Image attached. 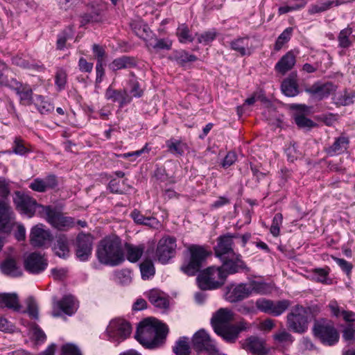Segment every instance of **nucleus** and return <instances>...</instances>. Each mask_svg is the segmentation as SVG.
Returning a JSON list of instances; mask_svg holds the SVG:
<instances>
[{"instance_id":"obj_1","label":"nucleus","mask_w":355,"mask_h":355,"mask_svg":"<svg viewBox=\"0 0 355 355\" xmlns=\"http://www.w3.org/2000/svg\"><path fill=\"white\" fill-rule=\"evenodd\" d=\"M214 252L216 257L223 262V266L208 268L199 275L197 279L202 290L218 288L224 284L228 274L248 270L241 256L234 251L231 245H216Z\"/></svg>"},{"instance_id":"obj_2","label":"nucleus","mask_w":355,"mask_h":355,"mask_svg":"<svg viewBox=\"0 0 355 355\" xmlns=\"http://www.w3.org/2000/svg\"><path fill=\"white\" fill-rule=\"evenodd\" d=\"M234 320V312L227 308H220L216 311L211 319L214 331L225 340L234 343L242 331L246 330L249 325L244 320L232 324Z\"/></svg>"},{"instance_id":"obj_3","label":"nucleus","mask_w":355,"mask_h":355,"mask_svg":"<svg viewBox=\"0 0 355 355\" xmlns=\"http://www.w3.org/2000/svg\"><path fill=\"white\" fill-rule=\"evenodd\" d=\"M168 327L155 318H147L141 321L137 327L135 338L148 348L158 346L165 338Z\"/></svg>"},{"instance_id":"obj_4","label":"nucleus","mask_w":355,"mask_h":355,"mask_svg":"<svg viewBox=\"0 0 355 355\" xmlns=\"http://www.w3.org/2000/svg\"><path fill=\"white\" fill-rule=\"evenodd\" d=\"M211 256V251L204 245H188L183 252L181 270L189 276L197 274Z\"/></svg>"},{"instance_id":"obj_5","label":"nucleus","mask_w":355,"mask_h":355,"mask_svg":"<svg viewBox=\"0 0 355 355\" xmlns=\"http://www.w3.org/2000/svg\"><path fill=\"white\" fill-rule=\"evenodd\" d=\"M15 220V214L10 199H0V244L10 241Z\"/></svg>"},{"instance_id":"obj_6","label":"nucleus","mask_w":355,"mask_h":355,"mask_svg":"<svg viewBox=\"0 0 355 355\" xmlns=\"http://www.w3.org/2000/svg\"><path fill=\"white\" fill-rule=\"evenodd\" d=\"M313 334L322 344L332 346L339 340L340 335L331 320H316L313 328Z\"/></svg>"},{"instance_id":"obj_7","label":"nucleus","mask_w":355,"mask_h":355,"mask_svg":"<svg viewBox=\"0 0 355 355\" xmlns=\"http://www.w3.org/2000/svg\"><path fill=\"white\" fill-rule=\"evenodd\" d=\"M5 260L0 264L1 272L11 277L22 275V270L17 262L22 254V249L19 245H10L4 250Z\"/></svg>"},{"instance_id":"obj_8","label":"nucleus","mask_w":355,"mask_h":355,"mask_svg":"<svg viewBox=\"0 0 355 355\" xmlns=\"http://www.w3.org/2000/svg\"><path fill=\"white\" fill-rule=\"evenodd\" d=\"M22 254L23 266L28 273L39 275L47 268L49 260L44 252L35 251Z\"/></svg>"},{"instance_id":"obj_9","label":"nucleus","mask_w":355,"mask_h":355,"mask_svg":"<svg viewBox=\"0 0 355 355\" xmlns=\"http://www.w3.org/2000/svg\"><path fill=\"white\" fill-rule=\"evenodd\" d=\"M122 245H98L96 256L100 263L115 266L124 261Z\"/></svg>"},{"instance_id":"obj_10","label":"nucleus","mask_w":355,"mask_h":355,"mask_svg":"<svg viewBox=\"0 0 355 355\" xmlns=\"http://www.w3.org/2000/svg\"><path fill=\"white\" fill-rule=\"evenodd\" d=\"M15 195L14 204L16 209L21 214L31 218L37 211L41 217L44 216L42 208H45L46 206L38 204L34 198L20 191H15Z\"/></svg>"},{"instance_id":"obj_11","label":"nucleus","mask_w":355,"mask_h":355,"mask_svg":"<svg viewBox=\"0 0 355 355\" xmlns=\"http://www.w3.org/2000/svg\"><path fill=\"white\" fill-rule=\"evenodd\" d=\"M309 311L302 306H296L287 315V324L288 328L296 333H304L308 329Z\"/></svg>"},{"instance_id":"obj_12","label":"nucleus","mask_w":355,"mask_h":355,"mask_svg":"<svg viewBox=\"0 0 355 355\" xmlns=\"http://www.w3.org/2000/svg\"><path fill=\"white\" fill-rule=\"evenodd\" d=\"M132 331L130 324L124 319L116 318L110 321L106 333L112 342L119 343L130 336Z\"/></svg>"},{"instance_id":"obj_13","label":"nucleus","mask_w":355,"mask_h":355,"mask_svg":"<svg viewBox=\"0 0 355 355\" xmlns=\"http://www.w3.org/2000/svg\"><path fill=\"white\" fill-rule=\"evenodd\" d=\"M43 209L44 218L51 226L59 230H64L74 225V219L71 217L64 216L55 208L46 206Z\"/></svg>"},{"instance_id":"obj_14","label":"nucleus","mask_w":355,"mask_h":355,"mask_svg":"<svg viewBox=\"0 0 355 355\" xmlns=\"http://www.w3.org/2000/svg\"><path fill=\"white\" fill-rule=\"evenodd\" d=\"M338 86L331 82L322 83L317 81L312 85L306 87L304 91L313 98L317 101H322L334 93Z\"/></svg>"},{"instance_id":"obj_15","label":"nucleus","mask_w":355,"mask_h":355,"mask_svg":"<svg viewBox=\"0 0 355 355\" xmlns=\"http://www.w3.org/2000/svg\"><path fill=\"white\" fill-rule=\"evenodd\" d=\"M288 300L273 302L266 299H259L256 302L257 308L264 313L278 316L283 313L289 306Z\"/></svg>"},{"instance_id":"obj_16","label":"nucleus","mask_w":355,"mask_h":355,"mask_svg":"<svg viewBox=\"0 0 355 355\" xmlns=\"http://www.w3.org/2000/svg\"><path fill=\"white\" fill-rule=\"evenodd\" d=\"M255 289L252 285L240 284L227 287L225 299L230 302H236L248 297Z\"/></svg>"},{"instance_id":"obj_17","label":"nucleus","mask_w":355,"mask_h":355,"mask_svg":"<svg viewBox=\"0 0 355 355\" xmlns=\"http://www.w3.org/2000/svg\"><path fill=\"white\" fill-rule=\"evenodd\" d=\"M193 346L198 352L205 351L209 353L217 352V347L214 340L203 329L197 331L193 336Z\"/></svg>"},{"instance_id":"obj_18","label":"nucleus","mask_w":355,"mask_h":355,"mask_svg":"<svg viewBox=\"0 0 355 355\" xmlns=\"http://www.w3.org/2000/svg\"><path fill=\"white\" fill-rule=\"evenodd\" d=\"M31 244H44L52 242L53 236L49 229L45 228L42 223H38L32 227L29 234Z\"/></svg>"},{"instance_id":"obj_19","label":"nucleus","mask_w":355,"mask_h":355,"mask_svg":"<svg viewBox=\"0 0 355 355\" xmlns=\"http://www.w3.org/2000/svg\"><path fill=\"white\" fill-rule=\"evenodd\" d=\"M10 89L14 90L19 96L20 103L23 105H30L33 103V89L28 84H22L17 80L11 81Z\"/></svg>"},{"instance_id":"obj_20","label":"nucleus","mask_w":355,"mask_h":355,"mask_svg":"<svg viewBox=\"0 0 355 355\" xmlns=\"http://www.w3.org/2000/svg\"><path fill=\"white\" fill-rule=\"evenodd\" d=\"M78 306V302L72 295H66L54 305V310L51 314L53 317L60 316V313L55 310L58 308L64 313L71 315L76 311Z\"/></svg>"},{"instance_id":"obj_21","label":"nucleus","mask_w":355,"mask_h":355,"mask_svg":"<svg viewBox=\"0 0 355 355\" xmlns=\"http://www.w3.org/2000/svg\"><path fill=\"white\" fill-rule=\"evenodd\" d=\"M147 250L150 251L152 258L157 259L162 264L167 263L175 253L173 245H157L156 250L152 248Z\"/></svg>"},{"instance_id":"obj_22","label":"nucleus","mask_w":355,"mask_h":355,"mask_svg":"<svg viewBox=\"0 0 355 355\" xmlns=\"http://www.w3.org/2000/svg\"><path fill=\"white\" fill-rule=\"evenodd\" d=\"M243 348L256 355H266L268 350L265 347L264 341L257 337H250L243 343Z\"/></svg>"},{"instance_id":"obj_23","label":"nucleus","mask_w":355,"mask_h":355,"mask_svg":"<svg viewBox=\"0 0 355 355\" xmlns=\"http://www.w3.org/2000/svg\"><path fill=\"white\" fill-rule=\"evenodd\" d=\"M105 96L107 100L119 103L120 107L130 102L125 89L117 90L109 87L105 91Z\"/></svg>"},{"instance_id":"obj_24","label":"nucleus","mask_w":355,"mask_h":355,"mask_svg":"<svg viewBox=\"0 0 355 355\" xmlns=\"http://www.w3.org/2000/svg\"><path fill=\"white\" fill-rule=\"evenodd\" d=\"M152 259L150 251L146 250L144 254V259L139 264L141 278L144 280L151 279L155 274V268Z\"/></svg>"},{"instance_id":"obj_25","label":"nucleus","mask_w":355,"mask_h":355,"mask_svg":"<svg viewBox=\"0 0 355 355\" xmlns=\"http://www.w3.org/2000/svg\"><path fill=\"white\" fill-rule=\"evenodd\" d=\"M295 62V55L292 51H288L276 63L275 69L277 72L284 75L286 72L293 69Z\"/></svg>"},{"instance_id":"obj_26","label":"nucleus","mask_w":355,"mask_h":355,"mask_svg":"<svg viewBox=\"0 0 355 355\" xmlns=\"http://www.w3.org/2000/svg\"><path fill=\"white\" fill-rule=\"evenodd\" d=\"M349 139L344 136H340L335 139L333 144L325 148V152L329 156L340 155L345 152L349 146Z\"/></svg>"},{"instance_id":"obj_27","label":"nucleus","mask_w":355,"mask_h":355,"mask_svg":"<svg viewBox=\"0 0 355 355\" xmlns=\"http://www.w3.org/2000/svg\"><path fill=\"white\" fill-rule=\"evenodd\" d=\"M283 93L289 97L295 96L298 94V85L297 82V73H291L287 78H286L281 85Z\"/></svg>"},{"instance_id":"obj_28","label":"nucleus","mask_w":355,"mask_h":355,"mask_svg":"<svg viewBox=\"0 0 355 355\" xmlns=\"http://www.w3.org/2000/svg\"><path fill=\"white\" fill-rule=\"evenodd\" d=\"M137 66V61L133 57L123 55L114 59L110 64V68L113 71L122 69H130Z\"/></svg>"},{"instance_id":"obj_29","label":"nucleus","mask_w":355,"mask_h":355,"mask_svg":"<svg viewBox=\"0 0 355 355\" xmlns=\"http://www.w3.org/2000/svg\"><path fill=\"white\" fill-rule=\"evenodd\" d=\"M8 308L14 311H19L21 306L17 295L15 293L0 294V308Z\"/></svg>"},{"instance_id":"obj_30","label":"nucleus","mask_w":355,"mask_h":355,"mask_svg":"<svg viewBox=\"0 0 355 355\" xmlns=\"http://www.w3.org/2000/svg\"><path fill=\"white\" fill-rule=\"evenodd\" d=\"M148 300L155 306L158 308L165 309L168 306V300L165 294L156 289L150 291Z\"/></svg>"},{"instance_id":"obj_31","label":"nucleus","mask_w":355,"mask_h":355,"mask_svg":"<svg viewBox=\"0 0 355 355\" xmlns=\"http://www.w3.org/2000/svg\"><path fill=\"white\" fill-rule=\"evenodd\" d=\"M354 40L355 37L352 35V28L348 26L341 30L338 35V46L348 49L353 44Z\"/></svg>"},{"instance_id":"obj_32","label":"nucleus","mask_w":355,"mask_h":355,"mask_svg":"<svg viewBox=\"0 0 355 355\" xmlns=\"http://www.w3.org/2000/svg\"><path fill=\"white\" fill-rule=\"evenodd\" d=\"M230 47L232 50L238 52L242 56L250 54L249 37H239L232 40L230 42Z\"/></svg>"},{"instance_id":"obj_33","label":"nucleus","mask_w":355,"mask_h":355,"mask_svg":"<svg viewBox=\"0 0 355 355\" xmlns=\"http://www.w3.org/2000/svg\"><path fill=\"white\" fill-rule=\"evenodd\" d=\"M127 259L131 263H136L144 255V249L141 245H124Z\"/></svg>"},{"instance_id":"obj_34","label":"nucleus","mask_w":355,"mask_h":355,"mask_svg":"<svg viewBox=\"0 0 355 355\" xmlns=\"http://www.w3.org/2000/svg\"><path fill=\"white\" fill-rule=\"evenodd\" d=\"M146 46L157 51L169 50L172 46V42L168 39H159L157 37H152L146 40Z\"/></svg>"},{"instance_id":"obj_35","label":"nucleus","mask_w":355,"mask_h":355,"mask_svg":"<svg viewBox=\"0 0 355 355\" xmlns=\"http://www.w3.org/2000/svg\"><path fill=\"white\" fill-rule=\"evenodd\" d=\"M166 146L169 153L178 155H182L188 148L186 143L181 140L171 139L166 141Z\"/></svg>"},{"instance_id":"obj_36","label":"nucleus","mask_w":355,"mask_h":355,"mask_svg":"<svg viewBox=\"0 0 355 355\" xmlns=\"http://www.w3.org/2000/svg\"><path fill=\"white\" fill-rule=\"evenodd\" d=\"M333 99L337 105H349L353 103L355 99V92L349 93L347 91L345 90L336 94Z\"/></svg>"},{"instance_id":"obj_37","label":"nucleus","mask_w":355,"mask_h":355,"mask_svg":"<svg viewBox=\"0 0 355 355\" xmlns=\"http://www.w3.org/2000/svg\"><path fill=\"white\" fill-rule=\"evenodd\" d=\"M170 58L182 66L187 62H194L197 60V57L196 55L189 54L184 50L175 51Z\"/></svg>"},{"instance_id":"obj_38","label":"nucleus","mask_w":355,"mask_h":355,"mask_svg":"<svg viewBox=\"0 0 355 355\" xmlns=\"http://www.w3.org/2000/svg\"><path fill=\"white\" fill-rule=\"evenodd\" d=\"M173 350L176 355H189L191 350L189 338L187 337L180 338L175 343Z\"/></svg>"},{"instance_id":"obj_39","label":"nucleus","mask_w":355,"mask_h":355,"mask_svg":"<svg viewBox=\"0 0 355 355\" xmlns=\"http://www.w3.org/2000/svg\"><path fill=\"white\" fill-rule=\"evenodd\" d=\"M240 238L241 241L243 243H246L249 241L251 234L245 233L241 236H239L238 234H230L227 233L226 234L220 236L218 238V244H232L233 243V239Z\"/></svg>"},{"instance_id":"obj_40","label":"nucleus","mask_w":355,"mask_h":355,"mask_svg":"<svg viewBox=\"0 0 355 355\" xmlns=\"http://www.w3.org/2000/svg\"><path fill=\"white\" fill-rule=\"evenodd\" d=\"M12 152L19 155H25L32 152V149L21 138L15 137L12 146Z\"/></svg>"},{"instance_id":"obj_41","label":"nucleus","mask_w":355,"mask_h":355,"mask_svg":"<svg viewBox=\"0 0 355 355\" xmlns=\"http://www.w3.org/2000/svg\"><path fill=\"white\" fill-rule=\"evenodd\" d=\"M293 31L292 27H288L279 35L274 46L276 51L281 50L283 46L290 40Z\"/></svg>"},{"instance_id":"obj_42","label":"nucleus","mask_w":355,"mask_h":355,"mask_svg":"<svg viewBox=\"0 0 355 355\" xmlns=\"http://www.w3.org/2000/svg\"><path fill=\"white\" fill-rule=\"evenodd\" d=\"M131 270L124 268L114 273V280L122 285L129 284L132 282Z\"/></svg>"},{"instance_id":"obj_43","label":"nucleus","mask_w":355,"mask_h":355,"mask_svg":"<svg viewBox=\"0 0 355 355\" xmlns=\"http://www.w3.org/2000/svg\"><path fill=\"white\" fill-rule=\"evenodd\" d=\"M35 104L38 111L42 114L51 112L54 110L53 105L44 101V97L40 95L36 96Z\"/></svg>"},{"instance_id":"obj_44","label":"nucleus","mask_w":355,"mask_h":355,"mask_svg":"<svg viewBox=\"0 0 355 355\" xmlns=\"http://www.w3.org/2000/svg\"><path fill=\"white\" fill-rule=\"evenodd\" d=\"M176 35L181 43H187L188 42H191L194 40L190 33L188 26L185 24H182L178 26Z\"/></svg>"},{"instance_id":"obj_45","label":"nucleus","mask_w":355,"mask_h":355,"mask_svg":"<svg viewBox=\"0 0 355 355\" xmlns=\"http://www.w3.org/2000/svg\"><path fill=\"white\" fill-rule=\"evenodd\" d=\"M334 3L332 1H318L316 3L311 5L309 12L310 14H315L326 11L334 6Z\"/></svg>"},{"instance_id":"obj_46","label":"nucleus","mask_w":355,"mask_h":355,"mask_svg":"<svg viewBox=\"0 0 355 355\" xmlns=\"http://www.w3.org/2000/svg\"><path fill=\"white\" fill-rule=\"evenodd\" d=\"M67 83V74L66 71L63 69H58L55 75V85L57 90L62 91L64 89Z\"/></svg>"},{"instance_id":"obj_47","label":"nucleus","mask_w":355,"mask_h":355,"mask_svg":"<svg viewBox=\"0 0 355 355\" xmlns=\"http://www.w3.org/2000/svg\"><path fill=\"white\" fill-rule=\"evenodd\" d=\"M75 253L77 259L85 261L90 257L92 252V245H76Z\"/></svg>"},{"instance_id":"obj_48","label":"nucleus","mask_w":355,"mask_h":355,"mask_svg":"<svg viewBox=\"0 0 355 355\" xmlns=\"http://www.w3.org/2000/svg\"><path fill=\"white\" fill-rule=\"evenodd\" d=\"M216 35L217 33L214 29L209 31H206L201 34H196V36H197L198 42L200 44H203L205 45L208 44L209 43L214 40Z\"/></svg>"},{"instance_id":"obj_49","label":"nucleus","mask_w":355,"mask_h":355,"mask_svg":"<svg viewBox=\"0 0 355 355\" xmlns=\"http://www.w3.org/2000/svg\"><path fill=\"white\" fill-rule=\"evenodd\" d=\"M26 304L27 306L26 312L29 316L34 319H38V306L35 300L33 297H29L26 299Z\"/></svg>"},{"instance_id":"obj_50","label":"nucleus","mask_w":355,"mask_h":355,"mask_svg":"<svg viewBox=\"0 0 355 355\" xmlns=\"http://www.w3.org/2000/svg\"><path fill=\"white\" fill-rule=\"evenodd\" d=\"M130 26L137 36L143 38L145 41L147 40L145 38L144 34L147 35L149 28L146 24H142L141 21H135L130 23Z\"/></svg>"},{"instance_id":"obj_51","label":"nucleus","mask_w":355,"mask_h":355,"mask_svg":"<svg viewBox=\"0 0 355 355\" xmlns=\"http://www.w3.org/2000/svg\"><path fill=\"white\" fill-rule=\"evenodd\" d=\"M132 78L129 80V86L130 87V92L132 95V96L135 98H140L142 96L144 92L140 88V85L139 82L135 78V74L133 73H130Z\"/></svg>"},{"instance_id":"obj_52","label":"nucleus","mask_w":355,"mask_h":355,"mask_svg":"<svg viewBox=\"0 0 355 355\" xmlns=\"http://www.w3.org/2000/svg\"><path fill=\"white\" fill-rule=\"evenodd\" d=\"M282 220L283 216L281 213H277L274 216L270 228V232L274 236H277L279 235Z\"/></svg>"},{"instance_id":"obj_53","label":"nucleus","mask_w":355,"mask_h":355,"mask_svg":"<svg viewBox=\"0 0 355 355\" xmlns=\"http://www.w3.org/2000/svg\"><path fill=\"white\" fill-rule=\"evenodd\" d=\"M273 337L277 342L282 344H291L293 341V338L291 334L285 329L280 330L279 332L276 333Z\"/></svg>"},{"instance_id":"obj_54","label":"nucleus","mask_w":355,"mask_h":355,"mask_svg":"<svg viewBox=\"0 0 355 355\" xmlns=\"http://www.w3.org/2000/svg\"><path fill=\"white\" fill-rule=\"evenodd\" d=\"M154 177L158 184L166 183V184H167L168 183H173V181L170 179L165 169L163 168H157L155 171Z\"/></svg>"},{"instance_id":"obj_55","label":"nucleus","mask_w":355,"mask_h":355,"mask_svg":"<svg viewBox=\"0 0 355 355\" xmlns=\"http://www.w3.org/2000/svg\"><path fill=\"white\" fill-rule=\"evenodd\" d=\"M52 250L57 257L66 259L70 255L69 245H53Z\"/></svg>"},{"instance_id":"obj_56","label":"nucleus","mask_w":355,"mask_h":355,"mask_svg":"<svg viewBox=\"0 0 355 355\" xmlns=\"http://www.w3.org/2000/svg\"><path fill=\"white\" fill-rule=\"evenodd\" d=\"M16 225L17 230L14 232V236L18 242L24 241L26 239V229L23 224L15 221L12 227Z\"/></svg>"},{"instance_id":"obj_57","label":"nucleus","mask_w":355,"mask_h":355,"mask_svg":"<svg viewBox=\"0 0 355 355\" xmlns=\"http://www.w3.org/2000/svg\"><path fill=\"white\" fill-rule=\"evenodd\" d=\"M10 194L9 183L3 178L0 179V199H9Z\"/></svg>"},{"instance_id":"obj_58","label":"nucleus","mask_w":355,"mask_h":355,"mask_svg":"<svg viewBox=\"0 0 355 355\" xmlns=\"http://www.w3.org/2000/svg\"><path fill=\"white\" fill-rule=\"evenodd\" d=\"M42 180H43V184L46 191L53 189L58 186V180L54 175H49L45 178L42 179Z\"/></svg>"},{"instance_id":"obj_59","label":"nucleus","mask_w":355,"mask_h":355,"mask_svg":"<svg viewBox=\"0 0 355 355\" xmlns=\"http://www.w3.org/2000/svg\"><path fill=\"white\" fill-rule=\"evenodd\" d=\"M62 355H82L79 349L73 344H66L62 347Z\"/></svg>"},{"instance_id":"obj_60","label":"nucleus","mask_w":355,"mask_h":355,"mask_svg":"<svg viewBox=\"0 0 355 355\" xmlns=\"http://www.w3.org/2000/svg\"><path fill=\"white\" fill-rule=\"evenodd\" d=\"M295 123L300 128H311L314 125V123L304 115H298L295 118Z\"/></svg>"},{"instance_id":"obj_61","label":"nucleus","mask_w":355,"mask_h":355,"mask_svg":"<svg viewBox=\"0 0 355 355\" xmlns=\"http://www.w3.org/2000/svg\"><path fill=\"white\" fill-rule=\"evenodd\" d=\"M343 337L347 341L355 340V324H349L345 328Z\"/></svg>"},{"instance_id":"obj_62","label":"nucleus","mask_w":355,"mask_h":355,"mask_svg":"<svg viewBox=\"0 0 355 355\" xmlns=\"http://www.w3.org/2000/svg\"><path fill=\"white\" fill-rule=\"evenodd\" d=\"M237 159V155L235 152L230 151L227 153L223 159L221 165L223 168H227L232 166Z\"/></svg>"},{"instance_id":"obj_63","label":"nucleus","mask_w":355,"mask_h":355,"mask_svg":"<svg viewBox=\"0 0 355 355\" xmlns=\"http://www.w3.org/2000/svg\"><path fill=\"white\" fill-rule=\"evenodd\" d=\"M78 67L80 71L91 73L93 69V63L87 62L84 58H80L78 60Z\"/></svg>"},{"instance_id":"obj_64","label":"nucleus","mask_w":355,"mask_h":355,"mask_svg":"<svg viewBox=\"0 0 355 355\" xmlns=\"http://www.w3.org/2000/svg\"><path fill=\"white\" fill-rule=\"evenodd\" d=\"M51 272L54 279H62L67 277L68 270L64 268H54Z\"/></svg>"}]
</instances>
